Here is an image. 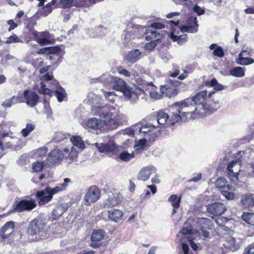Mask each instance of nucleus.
<instances>
[{
	"label": "nucleus",
	"instance_id": "nucleus-26",
	"mask_svg": "<svg viewBox=\"0 0 254 254\" xmlns=\"http://www.w3.org/2000/svg\"><path fill=\"white\" fill-rule=\"evenodd\" d=\"M115 77L111 75L108 73H105L100 76L99 78L94 79V82H100L106 86L109 85L110 84H113Z\"/></svg>",
	"mask_w": 254,
	"mask_h": 254
},
{
	"label": "nucleus",
	"instance_id": "nucleus-57",
	"mask_svg": "<svg viewBox=\"0 0 254 254\" xmlns=\"http://www.w3.org/2000/svg\"><path fill=\"white\" fill-rule=\"evenodd\" d=\"M213 55L222 58L224 56L225 54L223 49L221 47H218L214 50Z\"/></svg>",
	"mask_w": 254,
	"mask_h": 254
},
{
	"label": "nucleus",
	"instance_id": "nucleus-50",
	"mask_svg": "<svg viewBox=\"0 0 254 254\" xmlns=\"http://www.w3.org/2000/svg\"><path fill=\"white\" fill-rule=\"evenodd\" d=\"M221 194L228 200L234 199L236 195L235 193L226 190L225 189L221 190Z\"/></svg>",
	"mask_w": 254,
	"mask_h": 254
},
{
	"label": "nucleus",
	"instance_id": "nucleus-23",
	"mask_svg": "<svg viewBox=\"0 0 254 254\" xmlns=\"http://www.w3.org/2000/svg\"><path fill=\"white\" fill-rule=\"evenodd\" d=\"M61 51V49L57 47H49V54H53V56L50 57V60H55L56 62H53V64H56V66H57L59 64L62 62V57L60 56L59 53Z\"/></svg>",
	"mask_w": 254,
	"mask_h": 254
},
{
	"label": "nucleus",
	"instance_id": "nucleus-27",
	"mask_svg": "<svg viewBox=\"0 0 254 254\" xmlns=\"http://www.w3.org/2000/svg\"><path fill=\"white\" fill-rule=\"evenodd\" d=\"M247 53L246 51H243L239 55V58L237 63L239 64L242 65H247L254 63V60L250 58H244L242 56L246 55L245 54Z\"/></svg>",
	"mask_w": 254,
	"mask_h": 254
},
{
	"label": "nucleus",
	"instance_id": "nucleus-52",
	"mask_svg": "<svg viewBox=\"0 0 254 254\" xmlns=\"http://www.w3.org/2000/svg\"><path fill=\"white\" fill-rule=\"evenodd\" d=\"M227 180L223 177L218 179L215 182V186L218 188L225 189Z\"/></svg>",
	"mask_w": 254,
	"mask_h": 254
},
{
	"label": "nucleus",
	"instance_id": "nucleus-40",
	"mask_svg": "<svg viewBox=\"0 0 254 254\" xmlns=\"http://www.w3.org/2000/svg\"><path fill=\"white\" fill-rule=\"evenodd\" d=\"M155 128V125L146 124L139 128V131L140 133H143L144 136H147L149 135L150 131Z\"/></svg>",
	"mask_w": 254,
	"mask_h": 254
},
{
	"label": "nucleus",
	"instance_id": "nucleus-45",
	"mask_svg": "<svg viewBox=\"0 0 254 254\" xmlns=\"http://www.w3.org/2000/svg\"><path fill=\"white\" fill-rule=\"evenodd\" d=\"M104 95L107 100L111 103H114L115 101V99L117 97V95L114 91L112 92H106L103 91Z\"/></svg>",
	"mask_w": 254,
	"mask_h": 254
},
{
	"label": "nucleus",
	"instance_id": "nucleus-13",
	"mask_svg": "<svg viewBox=\"0 0 254 254\" xmlns=\"http://www.w3.org/2000/svg\"><path fill=\"white\" fill-rule=\"evenodd\" d=\"M100 196V191L95 186H92L87 190L84 196L83 201L86 205H89L91 203L96 202Z\"/></svg>",
	"mask_w": 254,
	"mask_h": 254
},
{
	"label": "nucleus",
	"instance_id": "nucleus-17",
	"mask_svg": "<svg viewBox=\"0 0 254 254\" xmlns=\"http://www.w3.org/2000/svg\"><path fill=\"white\" fill-rule=\"evenodd\" d=\"M24 96L26 100V104L30 107L35 106L39 100V96L34 92L26 90L24 92Z\"/></svg>",
	"mask_w": 254,
	"mask_h": 254
},
{
	"label": "nucleus",
	"instance_id": "nucleus-28",
	"mask_svg": "<svg viewBox=\"0 0 254 254\" xmlns=\"http://www.w3.org/2000/svg\"><path fill=\"white\" fill-rule=\"evenodd\" d=\"M108 218L110 220L118 222L123 216V212L119 209H112L108 211Z\"/></svg>",
	"mask_w": 254,
	"mask_h": 254
},
{
	"label": "nucleus",
	"instance_id": "nucleus-20",
	"mask_svg": "<svg viewBox=\"0 0 254 254\" xmlns=\"http://www.w3.org/2000/svg\"><path fill=\"white\" fill-rule=\"evenodd\" d=\"M156 171V168L153 166H148L142 168L138 175V180L145 181L147 180L151 173H154Z\"/></svg>",
	"mask_w": 254,
	"mask_h": 254
},
{
	"label": "nucleus",
	"instance_id": "nucleus-19",
	"mask_svg": "<svg viewBox=\"0 0 254 254\" xmlns=\"http://www.w3.org/2000/svg\"><path fill=\"white\" fill-rule=\"evenodd\" d=\"M68 205L67 203L60 204L53 210L52 217L54 220L58 219L67 210Z\"/></svg>",
	"mask_w": 254,
	"mask_h": 254
},
{
	"label": "nucleus",
	"instance_id": "nucleus-4",
	"mask_svg": "<svg viewBox=\"0 0 254 254\" xmlns=\"http://www.w3.org/2000/svg\"><path fill=\"white\" fill-rule=\"evenodd\" d=\"M197 227L199 228L201 231V236L204 241H209L210 239V233L208 230H212L213 228V222L207 218H197L194 220Z\"/></svg>",
	"mask_w": 254,
	"mask_h": 254
},
{
	"label": "nucleus",
	"instance_id": "nucleus-11",
	"mask_svg": "<svg viewBox=\"0 0 254 254\" xmlns=\"http://www.w3.org/2000/svg\"><path fill=\"white\" fill-rule=\"evenodd\" d=\"M164 27V25L161 23L154 22L153 23L150 27L145 29V39L147 41L157 40L158 42L159 40L161 37V35L158 33L155 30H152V28L156 29H162Z\"/></svg>",
	"mask_w": 254,
	"mask_h": 254
},
{
	"label": "nucleus",
	"instance_id": "nucleus-21",
	"mask_svg": "<svg viewBox=\"0 0 254 254\" xmlns=\"http://www.w3.org/2000/svg\"><path fill=\"white\" fill-rule=\"evenodd\" d=\"M105 233L103 230H94L91 237V243L90 246L93 248H96L99 247V245L96 242L100 241L103 239Z\"/></svg>",
	"mask_w": 254,
	"mask_h": 254
},
{
	"label": "nucleus",
	"instance_id": "nucleus-29",
	"mask_svg": "<svg viewBox=\"0 0 254 254\" xmlns=\"http://www.w3.org/2000/svg\"><path fill=\"white\" fill-rule=\"evenodd\" d=\"M56 2L55 0H52L47 5L40 9L37 13H39V15L40 16H43L46 17L48 16L52 11L51 6L54 5Z\"/></svg>",
	"mask_w": 254,
	"mask_h": 254
},
{
	"label": "nucleus",
	"instance_id": "nucleus-62",
	"mask_svg": "<svg viewBox=\"0 0 254 254\" xmlns=\"http://www.w3.org/2000/svg\"><path fill=\"white\" fill-rule=\"evenodd\" d=\"M118 72L121 75H122L126 77H129L130 75V73L129 71L127 70L126 69H124L122 67H119L118 68Z\"/></svg>",
	"mask_w": 254,
	"mask_h": 254
},
{
	"label": "nucleus",
	"instance_id": "nucleus-55",
	"mask_svg": "<svg viewBox=\"0 0 254 254\" xmlns=\"http://www.w3.org/2000/svg\"><path fill=\"white\" fill-rule=\"evenodd\" d=\"M48 190L50 192L51 195L53 196V195L58 193L59 192L63 191V189L60 185L55 187L54 188H51L47 187Z\"/></svg>",
	"mask_w": 254,
	"mask_h": 254
},
{
	"label": "nucleus",
	"instance_id": "nucleus-60",
	"mask_svg": "<svg viewBox=\"0 0 254 254\" xmlns=\"http://www.w3.org/2000/svg\"><path fill=\"white\" fill-rule=\"evenodd\" d=\"M253 213L244 212L242 216V217L244 221L250 224V221H251V218L253 217Z\"/></svg>",
	"mask_w": 254,
	"mask_h": 254
},
{
	"label": "nucleus",
	"instance_id": "nucleus-9",
	"mask_svg": "<svg viewBox=\"0 0 254 254\" xmlns=\"http://www.w3.org/2000/svg\"><path fill=\"white\" fill-rule=\"evenodd\" d=\"M180 83L181 82L178 80L168 79L164 85L161 86L160 91L169 98L174 97L178 92L176 87L178 86Z\"/></svg>",
	"mask_w": 254,
	"mask_h": 254
},
{
	"label": "nucleus",
	"instance_id": "nucleus-42",
	"mask_svg": "<svg viewBox=\"0 0 254 254\" xmlns=\"http://www.w3.org/2000/svg\"><path fill=\"white\" fill-rule=\"evenodd\" d=\"M118 158L122 161L128 162L134 158V154L129 153L127 151H123L119 153Z\"/></svg>",
	"mask_w": 254,
	"mask_h": 254
},
{
	"label": "nucleus",
	"instance_id": "nucleus-53",
	"mask_svg": "<svg viewBox=\"0 0 254 254\" xmlns=\"http://www.w3.org/2000/svg\"><path fill=\"white\" fill-rule=\"evenodd\" d=\"M78 152L76 148L74 147L71 148L70 151L68 153V159L71 161L75 160L78 157Z\"/></svg>",
	"mask_w": 254,
	"mask_h": 254
},
{
	"label": "nucleus",
	"instance_id": "nucleus-36",
	"mask_svg": "<svg viewBox=\"0 0 254 254\" xmlns=\"http://www.w3.org/2000/svg\"><path fill=\"white\" fill-rule=\"evenodd\" d=\"M230 75L236 77H242L245 75L244 69L241 66L235 67L229 71Z\"/></svg>",
	"mask_w": 254,
	"mask_h": 254
},
{
	"label": "nucleus",
	"instance_id": "nucleus-34",
	"mask_svg": "<svg viewBox=\"0 0 254 254\" xmlns=\"http://www.w3.org/2000/svg\"><path fill=\"white\" fill-rule=\"evenodd\" d=\"M225 247L232 251H235L240 248L239 245L236 242L235 238L231 236L227 238Z\"/></svg>",
	"mask_w": 254,
	"mask_h": 254
},
{
	"label": "nucleus",
	"instance_id": "nucleus-56",
	"mask_svg": "<svg viewBox=\"0 0 254 254\" xmlns=\"http://www.w3.org/2000/svg\"><path fill=\"white\" fill-rule=\"evenodd\" d=\"M48 151V148L46 147H42L38 149L36 152V154L38 157H42L45 156Z\"/></svg>",
	"mask_w": 254,
	"mask_h": 254
},
{
	"label": "nucleus",
	"instance_id": "nucleus-31",
	"mask_svg": "<svg viewBox=\"0 0 254 254\" xmlns=\"http://www.w3.org/2000/svg\"><path fill=\"white\" fill-rule=\"evenodd\" d=\"M113 88L117 91H122L126 88V82L123 79L115 77L114 81L113 82Z\"/></svg>",
	"mask_w": 254,
	"mask_h": 254
},
{
	"label": "nucleus",
	"instance_id": "nucleus-7",
	"mask_svg": "<svg viewBox=\"0 0 254 254\" xmlns=\"http://www.w3.org/2000/svg\"><path fill=\"white\" fill-rule=\"evenodd\" d=\"M36 206V204L34 199H22L16 201L12 205V209L9 211L8 214L14 212H22L24 211H31Z\"/></svg>",
	"mask_w": 254,
	"mask_h": 254
},
{
	"label": "nucleus",
	"instance_id": "nucleus-59",
	"mask_svg": "<svg viewBox=\"0 0 254 254\" xmlns=\"http://www.w3.org/2000/svg\"><path fill=\"white\" fill-rule=\"evenodd\" d=\"M157 40L151 41L146 43L144 46L145 49L148 51L153 50L157 44Z\"/></svg>",
	"mask_w": 254,
	"mask_h": 254
},
{
	"label": "nucleus",
	"instance_id": "nucleus-14",
	"mask_svg": "<svg viewBox=\"0 0 254 254\" xmlns=\"http://www.w3.org/2000/svg\"><path fill=\"white\" fill-rule=\"evenodd\" d=\"M46 226L45 222L40 218H36L32 220L28 228L29 235L33 236L41 232Z\"/></svg>",
	"mask_w": 254,
	"mask_h": 254
},
{
	"label": "nucleus",
	"instance_id": "nucleus-35",
	"mask_svg": "<svg viewBox=\"0 0 254 254\" xmlns=\"http://www.w3.org/2000/svg\"><path fill=\"white\" fill-rule=\"evenodd\" d=\"M37 31L34 28H28L26 26L24 29V35L26 39L29 40H27L26 43H29L30 40L32 39H35Z\"/></svg>",
	"mask_w": 254,
	"mask_h": 254
},
{
	"label": "nucleus",
	"instance_id": "nucleus-6",
	"mask_svg": "<svg viewBox=\"0 0 254 254\" xmlns=\"http://www.w3.org/2000/svg\"><path fill=\"white\" fill-rule=\"evenodd\" d=\"M177 239L179 241H181V243L184 254H188L189 248L186 244V240L190 244V225H189L188 222L184 224L183 228L177 235Z\"/></svg>",
	"mask_w": 254,
	"mask_h": 254
},
{
	"label": "nucleus",
	"instance_id": "nucleus-47",
	"mask_svg": "<svg viewBox=\"0 0 254 254\" xmlns=\"http://www.w3.org/2000/svg\"><path fill=\"white\" fill-rule=\"evenodd\" d=\"M35 128L34 125L30 123L26 124V127L25 128L22 129L21 133L24 137L27 136L30 132L33 131Z\"/></svg>",
	"mask_w": 254,
	"mask_h": 254
},
{
	"label": "nucleus",
	"instance_id": "nucleus-37",
	"mask_svg": "<svg viewBox=\"0 0 254 254\" xmlns=\"http://www.w3.org/2000/svg\"><path fill=\"white\" fill-rule=\"evenodd\" d=\"M120 202L119 199L115 196L109 197L104 202L105 207L110 208L118 204Z\"/></svg>",
	"mask_w": 254,
	"mask_h": 254
},
{
	"label": "nucleus",
	"instance_id": "nucleus-46",
	"mask_svg": "<svg viewBox=\"0 0 254 254\" xmlns=\"http://www.w3.org/2000/svg\"><path fill=\"white\" fill-rule=\"evenodd\" d=\"M40 18L39 13H36L33 17L29 19V23L26 27L28 28H34V26L37 24V20Z\"/></svg>",
	"mask_w": 254,
	"mask_h": 254
},
{
	"label": "nucleus",
	"instance_id": "nucleus-63",
	"mask_svg": "<svg viewBox=\"0 0 254 254\" xmlns=\"http://www.w3.org/2000/svg\"><path fill=\"white\" fill-rule=\"evenodd\" d=\"M7 23L10 25L8 28V31L10 32L11 30L14 29L18 26V24L14 22L12 19H10L7 21Z\"/></svg>",
	"mask_w": 254,
	"mask_h": 254
},
{
	"label": "nucleus",
	"instance_id": "nucleus-43",
	"mask_svg": "<svg viewBox=\"0 0 254 254\" xmlns=\"http://www.w3.org/2000/svg\"><path fill=\"white\" fill-rule=\"evenodd\" d=\"M198 233H199L197 230L193 229L192 227H191V236L194 234ZM192 239L193 238L191 237V249L194 251H199L201 250L202 247H201V245L199 244H196L194 243L192 241Z\"/></svg>",
	"mask_w": 254,
	"mask_h": 254
},
{
	"label": "nucleus",
	"instance_id": "nucleus-38",
	"mask_svg": "<svg viewBox=\"0 0 254 254\" xmlns=\"http://www.w3.org/2000/svg\"><path fill=\"white\" fill-rule=\"evenodd\" d=\"M20 99L18 97L13 96L9 99L5 100L1 105L4 108L11 107L13 105H14L19 102Z\"/></svg>",
	"mask_w": 254,
	"mask_h": 254
},
{
	"label": "nucleus",
	"instance_id": "nucleus-18",
	"mask_svg": "<svg viewBox=\"0 0 254 254\" xmlns=\"http://www.w3.org/2000/svg\"><path fill=\"white\" fill-rule=\"evenodd\" d=\"M240 202L245 208H250L254 206V193H247L241 197Z\"/></svg>",
	"mask_w": 254,
	"mask_h": 254
},
{
	"label": "nucleus",
	"instance_id": "nucleus-1",
	"mask_svg": "<svg viewBox=\"0 0 254 254\" xmlns=\"http://www.w3.org/2000/svg\"><path fill=\"white\" fill-rule=\"evenodd\" d=\"M100 119L92 118L84 123L86 128L99 129L101 131L113 130L126 121L127 116L121 113L117 105H99L94 112Z\"/></svg>",
	"mask_w": 254,
	"mask_h": 254
},
{
	"label": "nucleus",
	"instance_id": "nucleus-58",
	"mask_svg": "<svg viewBox=\"0 0 254 254\" xmlns=\"http://www.w3.org/2000/svg\"><path fill=\"white\" fill-rule=\"evenodd\" d=\"M193 12L196 13L197 15L200 16L204 13V8L199 6L198 5L195 4L192 8Z\"/></svg>",
	"mask_w": 254,
	"mask_h": 254
},
{
	"label": "nucleus",
	"instance_id": "nucleus-24",
	"mask_svg": "<svg viewBox=\"0 0 254 254\" xmlns=\"http://www.w3.org/2000/svg\"><path fill=\"white\" fill-rule=\"evenodd\" d=\"M50 34L48 31H44L42 32H37V34H36L35 39L38 44L43 46L50 44Z\"/></svg>",
	"mask_w": 254,
	"mask_h": 254
},
{
	"label": "nucleus",
	"instance_id": "nucleus-48",
	"mask_svg": "<svg viewBox=\"0 0 254 254\" xmlns=\"http://www.w3.org/2000/svg\"><path fill=\"white\" fill-rule=\"evenodd\" d=\"M22 40L20 39L16 34H13L8 38H7L5 43L7 44H10L14 43H22Z\"/></svg>",
	"mask_w": 254,
	"mask_h": 254
},
{
	"label": "nucleus",
	"instance_id": "nucleus-41",
	"mask_svg": "<svg viewBox=\"0 0 254 254\" xmlns=\"http://www.w3.org/2000/svg\"><path fill=\"white\" fill-rule=\"evenodd\" d=\"M168 201L171 203V205L175 208H178L180 206L181 198L177 195L172 194L168 198Z\"/></svg>",
	"mask_w": 254,
	"mask_h": 254
},
{
	"label": "nucleus",
	"instance_id": "nucleus-15",
	"mask_svg": "<svg viewBox=\"0 0 254 254\" xmlns=\"http://www.w3.org/2000/svg\"><path fill=\"white\" fill-rule=\"evenodd\" d=\"M226 209L227 208L225 204L219 202L209 204L207 206V212L215 216L222 215Z\"/></svg>",
	"mask_w": 254,
	"mask_h": 254
},
{
	"label": "nucleus",
	"instance_id": "nucleus-44",
	"mask_svg": "<svg viewBox=\"0 0 254 254\" xmlns=\"http://www.w3.org/2000/svg\"><path fill=\"white\" fill-rule=\"evenodd\" d=\"M187 35L184 34L178 36L174 34L173 32L170 34V37L174 41H177L179 44H182L184 41H185L187 38Z\"/></svg>",
	"mask_w": 254,
	"mask_h": 254
},
{
	"label": "nucleus",
	"instance_id": "nucleus-54",
	"mask_svg": "<svg viewBox=\"0 0 254 254\" xmlns=\"http://www.w3.org/2000/svg\"><path fill=\"white\" fill-rule=\"evenodd\" d=\"M60 4L63 8H68L74 5L73 0H60Z\"/></svg>",
	"mask_w": 254,
	"mask_h": 254
},
{
	"label": "nucleus",
	"instance_id": "nucleus-49",
	"mask_svg": "<svg viewBox=\"0 0 254 254\" xmlns=\"http://www.w3.org/2000/svg\"><path fill=\"white\" fill-rule=\"evenodd\" d=\"M44 165H46L44 162L37 161L34 163L32 166L33 171L37 172L42 171Z\"/></svg>",
	"mask_w": 254,
	"mask_h": 254
},
{
	"label": "nucleus",
	"instance_id": "nucleus-30",
	"mask_svg": "<svg viewBox=\"0 0 254 254\" xmlns=\"http://www.w3.org/2000/svg\"><path fill=\"white\" fill-rule=\"evenodd\" d=\"M141 54L139 50H133L127 55V60L129 62L134 63L140 58Z\"/></svg>",
	"mask_w": 254,
	"mask_h": 254
},
{
	"label": "nucleus",
	"instance_id": "nucleus-5",
	"mask_svg": "<svg viewBox=\"0 0 254 254\" xmlns=\"http://www.w3.org/2000/svg\"><path fill=\"white\" fill-rule=\"evenodd\" d=\"M38 92L39 93L50 95L54 94L55 95L59 102L64 101L67 97L65 90L61 86H59L55 91L50 90L46 87V85L43 82H40V87L38 88Z\"/></svg>",
	"mask_w": 254,
	"mask_h": 254
},
{
	"label": "nucleus",
	"instance_id": "nucleus-51",
	"mask_svg": "<svg viewBox=\"0 0 254 254\" xmlns=\"http://www.w3.org/2000/svg\"><path fill=\"white\" fill-rule=\"evenodd\" d=\"M198 24L197 17L191 15V33H195L198 31Z\"/></svg>",
	"mask_w": 254,
	"mask_h": 254
},
{
	"label": "nucleus",
	"instance_id": "nucleus-22",
	"mask_svg": "<svg viewBox=\"0 0 254 254\" xmlns=\"http://www.w3.org/2000/svg\"><path fill=\"white\" fill-rule=\"evenodd\" d=\"M14 225L13 221L7 222L0 230V236L3 239L7 238L12 233Z\"/></svg>",
	"mask_w": 254,
	"mask_h": 254
},
{
	"label": "nucleus",
	"instance_id": "nucleus-3",
	"mask_svg": "<svg viewBox=\"0 0 254 254\" xmlns=\"http://www.w3.org/2000/svg\"><path fill=\"white\" fill-rule=\"evenodd\" d=\"M215 91L210 92L208 95L206 90L198 92L195 96L191 97V119L203 117L207 114H212L219 108L218 100L212 101L210 98Z\"/></svg>",
	"mask_w": 254,
	"mask_h": 254
},
{
	"label": "nucleus",
	"instance_id": "nucleus-25",
	"mask_svg": "<svg viewBox=\"0 0 254 254\" xmlns=\"http://www.w3.org/2000/svg\"><path fill=\"white\" fill-rule=\"evenodd\" d=\"M240 162L238 160H237L236 161H233L231 162L228 165L227 167V169L228 170V175L230 177V178L232 180L234 181V179H235L236 180H238V172H234L233 168H237L238 169L240 168Z\"/></svg>",
	"mask_w": 254,
	"mask_h": 254
},
{
	"label": "nucleus",
	"instance_id": "nucleus-39",
	"mask_svg": "<svg viewBox=\"0 0 254 254\" xmlns=\"http://www.w3.org/2000/svg\"><path fill=\"white\" fill-rule=\"evenodd\" d=\"M210 87L215 91H220L227 88V86L219 84L215 78H213L209 83Z\"/></svg>",
	"mask_w": 254,
	"mask_h": 254
},
{
	"label": "nucleus",
	"instance_id": "nucleus-12",
	"mask_svg": "<svg viewBox=\"0 0 254 254\" xmlns=\"http://www.w3.org/2000/svg\"><path fill=\"white\" fill-rule=\"evenodd\" d=\"M69 149L65 148L63 151L59 149H54L49 154L47 159V164L49 165H55L61 162L64 157L65 152L68 153Z\"/></svg>",
	"mask_w": 254,
	"mask_h": 254
},
{
	"label": "nucleus",
	"instance_id": "nucleus-16",
	"mask_svg": "<svg viewBox=\"0 0 254 254\" xmlns=\"http://www.w3.org/2000/svg\"><path fill=\"white\" fill-rule=\"evenodd\" d=\"M36 197L39 199L38 204L39 205H43L50 202L53 196L46 188L45 190L39 191L36 193Z\"/></svg>",
	"mask_w": 254,
	"mask_h": 254
},
{
	"label": "nucleus",
	"instance_id": "nucleus-8",
	"mask_svg": "<svg viewBox=\"0 0 254 254\" xmlns=\"http://www.w3.org/2000/svg\"><path fill=\"white\" fill-rule=\"evenodd\" d=\"M94 145L100 153H105L110 155L112 153V157L115 158L117 157L116 154L120 150V147L117 146L116 144L113 141H110L106 143H95Z\"/></svg>",
	"mask_w": 254,
	"mask_h": 254
},
{
	"label": "nucleus",
	"instance_id": "nucleus-10",
	"mask_svg": "<svg viewBox=\"0 0 254 254\" xmlns=\"http://www.w3.org/2000/svg\"><path fill=\"white\" fill-rule=\"evenodd\" d=\"M5 127H6V126L4 124L0 125V158H1L4 154V148L2 146V142L7 141V142L9 143V138L12 139H17L12 132H5L4 130ZM0 170L1 171H3V167L1 165H0Z\"/></svg>",
	"mask_w": 254,
	"mask_h": 254
},
{
	"label": "nucleus",
	"instance_id": "nucleus-2",
	"mask_svg": "<svg viewBox=\"0 0 254 254\" xmlns=\"http://www.w3.org/2000/svg\"><path fill=\"white\" fill-rule=\"evenodd\" d=\"M189 106V104L185 101L176 102L171 106V117L163 111L157 112L156 120L157 125L156 128L171 127L174 129L175 124L181 121H186L187 116L190 114L187 108Z\"/></svg>",
	"mask_w": 254,
	"mask_h": 254
},
{
	"label": "nucleus",
	"instance_id": "nucleus-33",
	"mask_svg": "<svg viewBox=\"0 0 254 254\" xmlns=\"http://www.w3.org/2000/svg\"><path fill=\"white\" fill-rule=\"evenodd\" d=\"M73 145L81 150L85 148V143L82 138L79 136H73L70 139Z\"/></svg>",
	"mask_w": 254,
	"mask_h": 254
},
{
	"label": "nucleus",
	"instance_id": "nucleus-64",
	"mask_svg": "<svg viewBox=\"0 0 254 254\" xmlns=\"http://www.w3.org/2000/svg\"><path fill=\"white\" fill-rule=\"evenodd\" d=\"M249 171L250 172L247 174L249 177H254V162H252L249 164Z\"/></svg>",
	"mask_w": 254,
	"mask_h": 254
},
{
	"label": "nucleus",
	"instance_id": "nucleus-61",
	"mask_svg": "<svg viewBox=\"0 0 254 254\" xmlns=\"http://www.w3.org/2000/svg\"><path fill=\"white\" fill-rule=\"evenodd\" d=\"M243 254H254V243L248 246L245 249Z\"/></svg>",
	"mask_w": 254,
	"mask_h": 254
},
{
	"label": "nucleus",
	"instance_id": "nucleus-32",
	"mask_svg": "<svg viewBox=\"0 0 254 254\" xmlns=\"http://www.w3.org/2000/svg\"><path fill=\"white\" fill-rule=\"evenodd\" d=\"M124 96L128 100L131 101H134L137 99L136 94L133 91L132 88L129 87L128 85L126 86V88L122 91Z\"/></svg>",
	"mask_w": 254,
	"mask_h": 254
}]
</instances>
